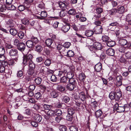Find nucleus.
<instances>
[{"instance_id": "f257e3e1", "label": "nucleus", "mask_w": 131, "mask_h": 131, "mask_svg": "<svg viewBox=\"0 0 131 131\" xmlns=\"http://www.w3.org/2000/svg\"><path fill=\"white\" fill-rule=\"evenodd\" d=\"M116 91L114 92H111L110 93L109 97L112 100L115 99L118 100L121 97L122 94L120 90L118 88H115Z\"/></svg>"}, {"instance_id": "f03ea898", "label": "nucleus", "mask_w": 131, "mask_h": 131, "mask_svg": "<svg viewBox=\"0 0 131 131\" xmlns=\"http://www.w3.org/2000/svg\"><path fill=\"white\" fill-rule=\"evenodd\" d=\"M90 50L92 51V52L96 53V55L98 56V54L96 52L98 50H101L102 49V45L99 42H95L94 43L93 46H89Z\"/></svg>"}, {"instance_id": "7ed1b4c3", "label": "nucleus", "mask_w": 131, "mask_h": 131, "mask_svg": "<svg viewBox=\"0 0 131 131\" xmlns=\"http://www.w3.org/2000/svg\"><path fill=\"white\" fill-rule=\"evenodd\" d=\"M33 58V56L31 54L24 55L23 57V63L25 65H27L32 61Z\"/></svg>"}, {"instance_id": "20e7f679", "label": "nucleus", "mask_w": 131, "mask_h": 131, "mask_svg": "<svg viewBox=\"0 0 131 131\" xmlns=\"http://www.w3.org/2000/svg\"><path fill=\"white\" fill-rule=\"evenodd\" d=\"M119 44L122 46L126 45V47L129 48L131 46V44L129 43H128L126 40L123 39H120L118 41Z\"/></svg>"}, {"instance_id": "39448f33", "label": "nucleus", "mask_w": 131, "mask_h": 131, "mask_svg": "<svg viewBox=\"0 0 131 131\" xmlns=\"http://www.w3.org/2000/svg\"><path fill=\"white\" fill-rule=\"evenodd\" d=\"M70 28V24L67 23L65 25H63L61 28V30L64 33L68 32Z\"/></svg>"}, {"instance_id": "423d86ee", "label": "nucleus", "mask_w": 131, "mask_h": 131, "mask_svg": "<svg viewBox=\"0 0 131 131\" xmlns=\"http://www.w3.org/2000/svg\"><path fill=\"white\" fill-rule=\"evenodd\" d=\"M68 4V3L65 2H60L59 3V6L63 10H65L67 8Z\"/></svg>"}, {"instance_id": "0eeeda50", "label": "nucleus", "mask_w": 131, "mask_h": 131, "mask_svg": "<svg viewBox=\"0 0 131 131\" xmlns=\"http://www.w3.org/2000/svg\"><path fill=\"white\" fill-rule=\"evenodd\" d=\"M103 28L101 26H96L93 29L94 32L96 34H99L102 33Z\"/></svg>"}, {"instance_id": "6e6552de", "label": "nucleus", "mask_w": 131, "mask_h": 131, "mask_svg": "<svg viewBox=\"0 0 131 131\" xmlns=\"http://www.w3.org/2000/svg\"><path fill=\"white\" fill-rule=\"evenodd\" d=\"M122 77L121 75L117 76L116 78V85L117 86H119L122 84Z\"/></svg>"}, {"instance_id": "1a4fd4ad", "label": "nucleus", "mask_w": 131, "mask_h": 131, "mask_svg": "<svg viewBox=\"0 0 131 131\" xmlns=\"http://www.w3.org/2000/svg\"><path fill=\"white\" fill-rule=\"evenodd\" d=\"M55 113V112L51 110H49L47 112V114L45 116V118L47 119H49L50 116H51L54 115Z\"/></svg>"}, {"instance_id": "9d476101", "label": "nucleus", "mask_w": 131, "mask_h": 131, "mask_svg": "<svg viewBox=\"0 0 131 131\" xmlns=\"http://www.w3.org/2000/svg\"><path fill=\"white\" fill-rule=\"evenodd\" d=\"M9 53L11 57L16 56L18 55V51L14 48L10 50Z\"/></svg>"}, {"instance_id": "9b49d317", "label": "nucleus", "mask_w": 131, "mask_h": 131, "mask_svg": "<svg viewBox=\"0 0 131 131\" xmlns=\"http://www.w3.org/2000/svg\"><path fill=\"white\" fill-rule=\"evenodd\" d=\"M59 92L55 90H52L50 93V96L51 98H56L58 96Z\"/></svg>"}, {"instance_id": "f8f14e48", "label": "nucleus", "mask_w": 131, "mask_h": 131, "mask_svg": "<svg viewBox=\"0 0 131 131\" xmlns=\"http://www.w3.org/2000/svg\"><path fill=\"white\" fill-rule=\"evenodd\" d=\"M95 70L97 72H100L102 69V65L100 63H99L96 64L95 67Z\"/></svg>"}, {"instance_id": "ddd939ff", "label": "nucleus", "mask_w": 131, "mask_h": 131, "mask_svg": "<svg viewBox=\"0 0 131 131\" xmlns=\"http://www.w3.org/2000/svg\"><path fill=\"white\" fill-rule=\"evenodd\" d=\"M106 52L107 54L111 56H113L115 53L114 50L112 48L108 49L106 50Z\"/></svg>"}, {"instance_id": "4468645a", "label": "nucleus", "mask_w": 131, "mask_h": 131, "mask_svg": "<svg viewBox=\"0 0 131 131\" xmlns=\"http://www.w3.org/2000/svg\"><path fill=\"white\" fill-rule=\"evenodd\" d=\"M8 67L6 66L4 67L3 65L0 67V72L1 73L4 72L7 73L8 72Z\"/></svg>"}, {"instance_id": "2eb2a0df", "label": "nucleus", "mask_w": 131, "mask_h": 131, "mask_svg": "<svg viewBox=\"0 0 131 131\" xmlns=\"http://www.w3.org/2000/svg\"><path fill=\"white\" fill-rule=\"evenodd\" d=\"M34 118L35 121L37 123L40 122L42 119V117L39 114L35 115L34 116Z\"/></svg>"}, {"instance_id": "dca6fc26", "label": "nucleus", "mask_w": 131, "mask_h": 131, "mask_svg": "<svg viewBox=\"0 0 131 131\" xmlns=\"http://www.w3.org/2000/svg\"><path fill=\"white\" fill-rule=\"evenodd\" d=\"M26 46L25 43H19V45L18 47V49L20 51H23L25 48Z\"/></svg>"}, {"instance_id": "f3484780", "label": "nucleus", "mask_w": 131, "mask_h": 131, "mask_svg": "<svg viewBox=\"0 0 131 131\" xmlns=\"http://www.w3.org/2000/svg\"><path fill=\"white\" fill-rule=\"evenodd\" d=\"M126 107L117 106L116 107H114V108L118 112H122L125 111V109Z\"/></svg>"}, {"instance_id": "a211bd4d", "label": "nucleus", "mask_w": 131, "mask_h": 131, "mask_svg": "<svg viewBox=\"0 0 131 131\" xmlns=\"http://www.w3.org/2000/svg\"><path fill=\"white\" fill-rule=\"evenodd\" d=\"M15 22L12 20H9L6 22V25L8 26L13 27L14 26Z\"/></svg>"}, {"instance_id": "6ab92c4d", "label": "nucleus", "mask_w": 131, "mask_h": 131, "mask_svg": "<svg viewBox=\"0 0 131 131\" xmlns=\"http://www.w3.org/2000/svg\"><path fill=\"white\" fill-rule=\"evenodd\" d=\"M47 69L48 68L46 67L42 66L40 69V72L43 74L44 75H46V71H47Z\"/></svg>"}, {"instance_id": "aec40b11", "label": "nucleus", "mask_w": 131, "mask_h": 131, "mask_svg": "<svg viewBox=\"0 0 131 131\" xmlns=\"http://www.w3.org/2000/svg\"><path fill=\"white\" fill-rule=\"evenodd\" d=\"M27 46L28 48H31L34 46V44L33 41L31 40H28L26 42Z\"/></svg>"}, {"instance_id": "412c9836", "label": "nucleus", "mask_w": 131, "mask_h": 131, "mask_svg": "<svg viewBox=\"0 0 131 131\" xmlns=\"http://www.w3.org/2000/svg\"><path fill=\"white\" fill-rule=\"evenodd\" d=\"M75 86V85H73V84L69 83L67 85L66 88L69 90L71 91L73 90Z\"/></svg>"}, {"instance_id": "4be33fe9", "label": "nucleus", "mask_w": 131, "mask_h": 131, "mask_svg": "<svg viewBox=\"0 0 131 131\" xmlns=\"http://www.w3.org/2000/svg\"><path fill=\"white\" fill-rule=\"evenodd\" d=\"M53 42V40L49 38L47 39L45 41V43L47 46L48 47L51 46V45Z\"/></svg>"}, {"instance_id": "5701e85b", "label": "nucleus", "mask_w": 131, "mask_h": 131, "mask_svg": "<svg viewBox=\"0 0 131 131\" xmlns=\"http://www.w3.org/2000/svg\"><path fill=\"white\" fill-rule=\"evenodd\" d=\"M67 119L69 121H70L71 124L74 123V118L72 115H68L67 116Z\"/></svg>"}, {"instance_id": "b1692460", "label": "nucleus", "mask_w": 131, "mask_h": 131, "mask_svg": "<svg viewBox=\"0 0 131 131\" xmlns=\"http://www.w3.org/2000/svg\"><path fill=\"white\" fill-rule=\"evenodd\" d=\"M94 32L92 30H87L86 31L85 34V35L87 37H91L92 36Z\"/></svg>"}, {"instance_id": "393cba45", "label": "nucleus", "mask_w": 131, "mask_h": 131, "mask_svg": "<svg viewBox=\"0 0 131 131\" xmlns=\"http://www.w3.org/2000/svg\"><path fill=\"white\" fill-rule=\"evenodd\" d=\"M5 46L6 50L7 49L12 48L13 47V46L11 45L10 42H5Z\"/></svg>"}, {"instance_id": "a878e982", "label": "nucleus", "mask_w": 131, "mask_h": 131, "mask_svg": "<svg viewBox=\"0 0 131 131\" xmlns=\"http://www.w3.org/2000/svg\"><path fill=\"white\" fill-rule=\"evenodd\" d=\"M117 12L119 14H122L124 12L125 10L124 7L123 6H121L118 7L117 9Z\"/></svg>"}, {"instance_id": "bb28decb", "label": "nucleus", "mask_w": 131, "mask_h": 131, "mask_svg": "<svg viewBox=\"0 0 131 131\" xmlns=\"http://www.w3.org/2000/svg\"><path fill=\"white\" fill-rule=\"evenodd\" d=\"M79 80L82 81H84L86 78L85 74L83 73H80L79 76Z\"/></svg>"}, {"instance_id": "cd10ccee", "label": "nucleus", "mask_w": 131, "mask_h": 131, "mask_svg": "<svg viewBox=\"0 0 131 131\" xmlns=\"http://www.w3.org/2000/svg\"><path fill=\"white\" fill-rule=\"evenodd\" d=\"M79 97L82 101H84L85 100V96L84 93L82 92L79 94Z\"/></svg>"}, {"instance_id": "c85d7f7f", "label": "nucleus", "mask_w": 131, "mask_h": 131, "mask_svg": "<svg viewBox=\"0 0 131 131\" xmlns=\"http://www.w3.org/2000/svg\"><path fill=\"white\" fill-rule=\"evenodd\" d=\"M57 89L61 92L64 91L66 90L65 87L64 86L60 85H58L57 87Z\"/></svg>"}, {"instance_id": "c756f323", "label": "nucleus", "mask_w": 131, "mask_h": 131, "mask_svg": "<svg viewBox=\"0 0 131 131\" xmlns=\"http://www.w3.org/2000/svg\"><path fill=\"white\" fill-rule=\"evenodd\" d=\"M62 99L63 102L66 103H68L70 100V98L69 96H63Z\"/></svg>"}, {"instance_id": "7c9ffc66", "label": "nucleus", "mask_w": 131, "mask_h": 131, "mask_svg": "<svg viewBox=\"0 0 131 131\" xmlns=\"http://www.w3.org/2000/svg\"><path fill=\"white\" fill-rule=\"evenodd\" d=\"M7 8L8 10H14L16 9V7L11 4H8L7 6Z\"/></svg>"}, {"instance_id": "2f4dec72", "label": "nucleus", "mask_w": 131, "mask_h": 131, "mask_svg": "<svg viewBox=\"0 0 131 131\" xmlns=\"http://www.w3.org/2000/svg\"><path fill=\"white\" fill-rule=\"evenodd\" d=\"M57 49L59 50H61V51H64L65 50V49L62 45L60 44H59L57 47Z\"/></svg>"}, {"instance_id": "473e14b6", "label": "nucleus", "mask_w": 131, "mask_h": 131, "mask_svg": "<svg viewBox=\"0 0 131 131\" xmlns=\"http://www.w3.org/2000/svg\"><path fill=\"white\" fill-rule=\"evenodd\" d=\"M107 45L109 47H112L115 45V41H109L107 42Z\"/></svg>"}, {"instance_id": "72a5a7b5", "label": "nucleus", "mask_w": 131, "mask_h": 131, "mask_svg": "<svg viewBox=\"0 0 131 131\" xmlns=\"http://www.w3.org/2000/svg\"><path fill=\"white\" fill-rule=\"evenodd\" d=\"M75 110L72 108L70 107L68 110V115H73L74 113Z\"/></svg>"}, {"instance_id": "f704fd0d", "label": "nucleus", "mask_w": 131, "mask_h": 131, "mask_svg": "<svg viewBox=\"0 0 131 131\" xmlns=\"http://www.w3.org/2000/svg\"><path fill=\"white\" fill-rule=\"evenodd\" d=\"M126 105L124 104L123 102H119L118 103L114 105V107H116L118 106L119 107H126Z\"/></svg>"}, {"instance_id": "c9c22d12", "label": "nucleus", "mask_w": 131, "mask_h": 131, "mask_svg": "<svg viewBox=\"0 0 131 131\" xmlns=\"http://www.w3.org/2000/svg\"><path fill=\"white\" fill-rule=\"evenodd\" d=\"M34 97L37 100H39L41 99L42 95L40 92H37L34 95Z\"/></svg>"}, {"instance_id": "e433bc0d", "label": "nucleus", "mask_w": 131, "mask_h": 131, "mask_svg": "<svg viewBox=\"0 0 131 131\" xmlns=\"http://www.w3.org/2000/svg\"><path fill=\"white\" fill-rule=\"evenodd\" d=\"M126 19L128 24L131 25V14H129L127 15Z\"/></svg>"}, {"instance_id": "4c0bfd02", "label": "nucleus", "mask_w": 131, "mask_h": 131, "mask_svg": "<svg viewBox=\"0 0 131 131\" xmlns=\"http://www.w3.org/2000/svg\"><path fill=\"white\" fill-rule=\"evenodd\" d=\"M9 31L10 34L13 36L16 35L17 33V30L13 28L10 29Z\"/></svg>"}, {"instance_id": "58836bf2", "label": "nucleus", "mask_w": 131, "mask_h": 131, "mask_svg": "<svg viewBox=\"0 0 131 131\" xmlns=\"http://www.w3.org/2000/svg\"><path fill=\"white\" fill-rule=\"evenodd\" d=\"M68 78L66 77L63 76L61 78L60 80V82L61 83H66L68 81Z\"/></svg>"}, {"instance_id": "ea45409f", "label": "nucleus", "mask_w": 131, "mask_h": 131, "mask_svg": "<svg viewBox=\"0 0 131 131\" xmlns=\"http://www.w3.org/2000/svg\"><path fill=\"white\" fill-rule=\"evenodd\" d=\"M101 17V14L96 13L94 15L93 19H94L96 20H99Z\"/></svg>"}, {"instance_id": "a19ab883", "label": "nucleus", "mask_w": 131, "mask_h": 131, "mask_svg": "<svg viewBox=\"0 0 131 131\" xmlns=\"http://www.w3.org/2000/svg\"><path fill=\"white\" fill-rule=\"evenodd\" d=\"M68 14L71 15H74L76 14V12L75 9H71L69 10Z\"/></svg>"}, {"instance_id": "79ce46f5", "label": "nucleus", "mask_w": 131, "mask_h": 131, "mask_svg": "<svg viewBox=\"0 0 131 131\" xmlns=\"http://www.w3.org/2000/svg\"><path fill=\"white\" fill-rule=\"evenodd\" d=\"M34 69L29 68V69L28 72V74L30 75H33L34 76L35 75L34 74H35V73H34Z\"/></svg>"}, {"instance_id": "37998d69", "label": "nucleus", "mask_w": 131, "mask_h": 131, "mask_svg": "<svg viewBox=\"0 0 131 131\" xmlns=\"http://www.w3.org/2000/svg\"><path fill=\"white\" fill-rule=\"evenodd\" d=\"M28 64L29 68L35 69V64L33 62L32 60Z\"/></svg>"}, {"instance_id": "c03bdc74", "label": "nucleus", "mask_w": 131, "mask_h": 131, "mask_svg": "<svg viewBox=\"0 0 131 131\" xmlns=\"http://www.w3.org/2000/svg\"><path fill=\"white\" fill-rule=\"evenodd\" d=\"M51 63V61L50 59H46L44 62L45 65L47 67L50 66Z\"/></svg>"}, {"instance_id": "a18cd8bd", "label": "nucleus", "mask_w": 131, "mask_h": 131, "mask_svg": "<svg viewBox=\"0 0 131 131\" xmlns=\"http://www.w3.org/2000/svg\"><path fill=\"white\" fill-rule=\"evenodd\" d=\"M117 9L116 8L112 9L109 11V13L111 15H114L117 12Z\"/></svg>"}, {"instance_id": "49530a36", "label": "nucleus", "mask_w": 131, "mask_h": 131, "mask_svg": "<svg viewBox=\"0 0 131 131\" xmlns=\"http://www.w3.org/2000/svg\"><path fill=\"white\" fill-rule=\"evenodd\" d=\"M102 114L101 110H99L96 111L95 112V115L96 117H99Z\"/></svg>"}, {"instance_id": "de8ad7c7", "label": "nucleus", "mask_w": 131, "mask_h": 131, "mask_svg": "<svg viewBox=\"0 0 131 131\" xmlns=\"http://www.w3.org/2000/svg\"><path fill=\"white\" fill-rule=\"evenodd\" d=\"M59 128L60 131H67V127L65 126L62 125L60 126Z\"/></svg>"}, {"instance_id": "09e8293b", "label": "nucleus", "mask_w": 131, "mask_h": 131, "mask_svg": "<svg viewBox=\"0 0 131 131\" xmlns=\"http://www.w3.org/2000/svg\"><path fill=\"white\" fill-rule=\"evenodd\" d=\"M35 81L37 84H39L41 82V79L40 77H38L35 79Z\"/></svg>"}, {"instance_id": "8fccbe9b", "label": "nucleus", "mask_w": 131, "mask_h": 131, "mask_svg": "<svg viewBox=\"0 0 131 131\" xmlns=\"http://www.w3.org/2000/svg\"><path fill=\"white\" fill-rule=\"evenodd\" d=\"M24 35V32L21 31H19L18 34V37L21 39L23 38Z\"/></svg>"}, {"instance_id": "3c124183", "label": "nucleus", "mask_w": 131, "mask_h": 131, "mask_svg": "<svg viewBox=\"0 0 131 131\" xmlns=\"http://www.w3.org/2000/svg\"><path fill=\"white\" fill-rule=\"evenodd\" d=\"M36 50L40 52L42 50V47L40 45H37L36 46Z\"/></svg>"}, {"instance_id": "603ef678", "label": "nucleus", "mask_w": 131, "mask_h": 131, "mask_svg": "<svg viewBox=\"0 0 131 131\" xmlns=\"http://www.w3.org/2000/svg\"><path fill=\"white\" fill-rule=\"evenodd\" d=\"M69 83L73 84V85H75L76 83V79L72 78L69 80Z\"/></svg>"}, {"instance_id": "864d4df0", "label": "nucleus", "mask_w": 131, "mask_h": 131, "mask_svg": "<svg viewBox=\"0 0 131 131\" xmlns=\"http://www.w3.org/2000/svg\"><path fill=\"white\" fill-rule=\"evenodd\" d=\"M96 13L100 14H101V13L103 12V9L100 7H98L96 8Z\"/></svg>"}, {"instance_id": "5fc2aeb1", "label": "nucleus", "mask_w": 131, "mask_h": 131, "mask_svg": "<svg viewBox=\"0 0 131 131\" xmlns=\"http://www.w3.org/2000/svg\"><path fill=\"white\" fill-rule=\"evenodd\" d=\"M40 15L41 16L45 18L47 16L48 14L46 11H43L41 12Z\"/></svg>"}, {"instance_id": "6e6d98bb", "label": "nucleus", "mask_w": 131, "mask_h": 131, "mask_svg": "<svg viewBox=\"0 0 131 131\" xmlns=\"http://www.w3.org/2000/svg\"><path fill=\"white\" fill-rule=\"evenodd\" d=\"M70 131H78V128L77 127L74 126H71L70 128Z\"/></svg>"}, {"instance_id": "4d7b16f0", "label": "nucleus", "mask_w": 131, "mask_h": 131, "mask_svg": "<svg viewBox=\"0 0 131 131\" xmlns=\"http://www.w3.org/2000/svg\"><path fill=\"white\" fill-rule=\"evenodd\" d=\"M67 15V13L64 10H61L60 13V17H63Z\"/></svg>"}, {"instance_id": "13d9d810", "label": "nucleus", "mask_w": 131, "mask_h": 131, "mask_svg": "<svg viewBox=\"0 0 131 131\" xmlns=\"http://www.w3.org/2000/svg\"><path fill=\"white\" fill-rule=\"evenodd\" d=\"M74 53L71 50H69L67 52V55L69 57H72L74 55Z\"/></svg>"}, {"instance_id": "bf43d9fd", "label": "nucleus", "mask_w": 131, "mask_h": 131, "mask_svg": "<svg viewBox=\"0 0 131 131\" xmlns=\"http://www.w3.org/2000/svg\"><path fill=\"white\" fill-rule=\"evenodd\" d=\"M56 114L58 116H60L61 115L62 113V112L61 110L60 109H57L56 112Z\"/></svg>"}, {"instance_id": "052dcab7", "label": "nucleus", "mask_w": 131, "mask_h": 131, "mask_svg": "<svg viewBox=\"0 0 131 131\" xmlns=\"http://www.w3.org/2000/svg\"><path fill=\"white\" fill-rule=\"evenodd\" d=\"M68 69V68L67 67H63L61 68V71L65 74L67 72Z\"/></svg>"}, {"instance_id": "680f3d73", "label": "nucleus", "mask_w": 131, "mask_h": 131, "mask_svg": "<svg viewBox=\"0 0 131 131\" xmlns=\"http://www.w3.org/2000/svg\"><path fill=\"white\" fill-rule=\"evenodd\" d=\"M74 74L71 72H68L67 73V78L69 79L73 78Z\"/></svg>"}, {"instance_id": "e2e57ef3", "label": "nucleus", "mask_w": 131, "mask_h": 131, "mask_svg": "<svg viewBox=\"0 0 131 131\" xmlns=\"http://www.w3.org/2000/svg\"><path fill=\"white\" fill-rule=\"evenodd\" d=\"M71 45V43L69 42H65L63 45L64 48H68Z\"/></svg>"}, {"instance_id": "0e129e2a", "label": "nucleus", "mask_w": 131, "mask_h": 131, "mask_svg": "<svg viewBox=\"0 0 131 131\" xmlns=\"http://www.w3.org/2000/svg\"><path fill=\"white\" fill-rule=\"evenodd\" d=\"M5 52V50L3 46L0 47V54H4Z\"/></svg>"}, {"instance_id": "69168bd1", "label": "nucleus", "mask_w": 131, "mask_h": 131, "mask_svg": "<svg viewBox=\"0 0 131 131\" xmlns=\"http://www.w3.org/2000/svg\"><path fill=\"white\" fill-rule=\"evenodd\" d=\"M119 25V24L117 21L113 22L109 24V27H111V26H118Z\"/></svg>"}, {"instance_id": "338daca9", "label": "nucleus", "mask_w": 131, "mask_h": 131, "mask_svg": "<svg viewBox=\"0 0 131 131\" xmlns=\"http://www.w3.org/2000/svg\"><path fill=\"white\" fill-rule=\"evenodd\" d=\"M108 39L109 37H108L106 35L103 36L102 37V40L104 42L107 41L108 40Z\"/></svg>"}, {"instance_id": "774afa93", "label": "nucleus", "mask_w": 131, "mask_h": 131, "mask_svg": "<svg viewBox=\"0 0 131 131\" xmlns=\"http://www.w3.org/2000/svg\"><path fill=\"white\" fill-rule=\"evenodd\" d=\"M63 118L60 116H57L55 118V120L56 122L59 123L60 121L63 119Z\"/></svg>"}]
</instances>
